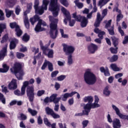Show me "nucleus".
<instances>
[{
  "mask_svg": "<svg viewBox=\"0 0 128 128\" xmlns=\"http://www.w3.org/2000/svg\"><path fill=\"white\" fill-rule=\"evenodd\" d=\"M99 100L100 99L98 98V97L96 96H95L94 102L92 104V102H94V98L92 96H85L84 98V102L88 103L84 106V110H83V114H86V116H88V114H90V110H92V108H100V106L98 104Z\"/></svg>",
  "mask_w": 128,
  "mask_h": 128,
  "instance_id": "nucleus-2",
  "label": "nucleus"
},
{
  "mask_svg": "<svg viewBox=\"0 0 128 128\" xmlns=\"http://www.w3.org/2000/svg\"><path fill=\"white\" fill-rule=\"evenodd\" d=\"M48 61L47 60H45L41 68V70H46V67L48 66Z\"/></svg>",
  "mask_w": 128,
  "mask_h": 128,
  "instance_id": "nucleus-45",
  "label": "nucleus"
},
{
  "mask_svg": "<svg viewBox=\"0 0 128 128\" xmlns=\"http://www.w3.org/2000/svg\"><path fill=\"white\" fill-rule=\"evenodd\" d=\"M68 66H70L74 62L72 60V55H68Z\"/></svg>",
  "mask_w": 128,
  "mask_h": 128,
  "instance_id": "nucleus-38",
  "label": "nucleus"
},
{
  "mask_svg": "<svg viewBox=\"0 0 128 128\" xmlns=\"http://www.w3.org/2000/svg\"><path fill=\"white\" fill-rule=\"evenodd\" d=\"M18 40L17 39H14L11 41L10 44V50H14L16 46V44H18Z\"/></svg>",
  "mask_w": 128,
  "mask_h": 128,
  "instance_id": "nucleus-25",
  "label": "nucleus"
},
{
  "mask_svg": "<svg viewBox=\"0 0 128 128\" xmlns=\"http://www.w3.org/2000/svg\"><path fill=\"white\" fill-rule=\"evenodd\" d=\"M28 86V81L24 82L23 86L21 88V92L20 90H16L14 91V94L18 96H24L26 94V88L27 86L26 90L27 96L30 102H34V86Z\"/></svg>",
  "mask_w": 128,
  "mask_h": 128,
  "instance_id": "nucleus-1",
  "label": "nucleus"
},
{
  "mask_svg": "<svg viewBox=\"0 0 128 128\" xmlns=\"http://www.w3.org/2000/svg\"><path fill=\"white\" fill-rule=\"evenodd\" d=\"M0 100H1L2 102L5 104H6V98H4V94L0 92Z\"/></svg>",
  "mask_w": 128,
  "mask_h": 128,
  "instance_id": "nucleus-50",
  "label": "nucleus"
},
{
  "mask_svg": "<svg viewBox=\"0 0 128 128\" xmlns=\"http://www.w3.org/2000/svg\"><path fill=\"white\" fill-rule=\"evenodd\" d=\"M10 26L11 28H15V30H16L20 27L16 22L10 23Z\"/></svg>",
  "mask_w": 128,
  "mask_h": 128,
  "instance_id": "nucleus-40",
  "label": "nucleus"
},
{
  "mask_svg": "<svg viewBox=\"0 0 128 128\" xmlns=\"http://www.w3.org/2000/svg\"><path fill=\"white\" fill-rule=\"evenodd\" d=\"M8 39V35L7 34H5L2 38V40H1V44H4V42H6Z\"/></svg>",
  "mask_w": 128,
  "mask_h": 128,
  "instance_id": "nucleus-48",
  "label": "nucleus"
},
{
  "mask_svg": "<svg viewBox=\"0 0 128 128\" xmlns=\"http://www.w3.org/2000/svg\"><path fill=\"white\" fill-rule=\"evenodd\" d=\"M36 22H38V23L34 28V30L36 31V32H42L44 30H42V25L43 26H46V22L44 21H42V19H40V17L38 15H35L34 18H30V22L32 26H34V23Z\"/></svg>",
  "mask_w": 128,
  "mask_h": 128,
  "instance_id": "nucleus-7",
  "label": "nucleus"
},
{
  "mask_svg": "<svg viewBox=\"0 0 128 128\" xmlns=\"http://www.w3.org/2000/svg\"><path fill=\"white\" fill-rule=\"evenodd\" d=\"M118 48L116 46V48H114L112 47L110 48V50L112 54H118Z\"/></svg>",
  "mask_w": 128,
  "mask_h": 128,
  "instance_id": "nucleus-47",
  "label": "nucleus"
},
{
  "mask_svg": "<svg viewBox=\"0 0 128 128\" xmlns=\"http://www.w3.org/2000/svg\"><path fill=\"white\" fill-rule=\"evenodd\" d=\"M20 118L22 120H26L28 118L26 116L22 113L20 114Z\"/></svg>",
  "mask_w": 128,
  "mask_h": 128,
  "instance_id": "nucleus-54",
  "label": "nucleus"
},
{
  "mask_svg": "<svg viewBox=\"0 0 128 128\" xmlns=\"http://www.w3.org/2000/svg\"><path fill=\"white\" fill-rule=\"evenodd\" d=\"M108 60H109L110 62H114L118 60V55H114L112 57H108Z\"/></svg>",
  "mask_w": 128,
  "mask_h": 128,
  "instance_id": "nucleus-29",
  "label": "nucleus"
},
{
  "mask_svg": "<svg viewBox=\"0 0 128 128\" xmlns=\"http://www.w3.org/2000/svg\"><path fill=\"white\" fill-rule=\"evenodd\" d=\"M40 48L41 50H42V54H45V56H48V52L50 50V48H48V46H44V43H42V41L40 40Z\"/></svg>",
  "mask_w": 128,
  "mask_h": 128,
  "instance_id": "nucleus-20",
  "label": "nucleus"
},
{
  "mask_svg": "<svg viewBox=\"0 0 128 128\" xmlns=\"http://www.w3.org/2000/svg\"><path fill=\"white\" fill-rule=\"evenodd\" d=\"M72 18H75L76 22H81L80 26L82 28H86V26H88V18H86L84 16H81L80 15H77L76 12L72 14Z\"/></svg>",
  "mask_w": 128,
  "mask_h": 128,
  "instance_id": "nucleus-10",
  "label": "nucleus"
},
{
  "mask_svg": "<svg viewBox=\"0 0 128 128\" xmlns=\"http://www.w3.org/2000/svg\"><path fill=\"white\" fill-rule=\"evenodd\" d=\"M24 16H25V18H24V26L28 30L30 28V22L28 21V18L26 16V11L24 12Z\"/></svg>",
  "mask_w": 128,
  "mask_h": 128,
  "instance_id": "nucleus-26",
  "label": "nucleus"
},
{
  "mask_svg": "<svg viewBox=\"0 0 128 128\" xmlns=\"http://www.w3.org/2000/svg\"><path fill=\"white\" fill-rule=\"evenodd\" d=\"M88 120H84L82 122V124L83 126L82 128H86V126H88Z\"/></svg>",
  "mask_w": 128,
  "mask_h": 128,
  "instance_id": "nucleus-57",
  "label": "nucleus"
},
{
  "mask_svg": "<svg viewBox=\"0 0 128 128\" xmlns=\"http://www.w3.org/2000/svg\"><path fill=\"white\" fill-rule=\"evenodd\" d=\"M0 20H4V14L0 10Z\"/></svg>",
  "mask_w": 128,
  "mask_h": 128,
  "instance_id": "nucleus-53",
  "label": "nucleus"
},
{
  "mask_svg": "<svg viewBox=\"0 0 128 128\" xmlns=\"http://www.w3.org/2000/svg\"><path fill=\"white\" fill-rule=\"evenodd\" d=\"M45 112L47 114L52 116L53 118H60V116L58 114L54 112V111L52 109L50 108V107H46Z\"/></svg>",
  "mask_w": 128,
  "mask_h": 128,
  "instance_id": "nucleus-13",
  "label": "nucleus"
},
{
  "mask_svg": "<svg viewBox=\"0 0 128 128\" xmlns=\"http://www.w3.org/2000/svg\"><path fill=\"white\" fill-rule=\"evenodd\" d=\"M74 2L78 8H84V4L80 2V0H76Z\"/></svg>",
  "mask_w": 128,
  "mask_h": 128,
  "instance_id": "nucleus-33",
  "label": "nucleus"
},
{
  "mask_svg": "<svg viewBox=\"0 0 128 128\" xmlns=\"http://www.w3.org/2000/svg\"><path fill=\"white\" fill-rule=\"evenodd\" d=\"M98 47L96 44L92 43L88 46V50L90 54H94L98 50Z\"/></svg>",
  "mask_w": 128,
  "mask_h": 128,
  "instance_id": "nucleus-18",
  "label": "nucleus"
},
{
  "mask_svg": "<svg viewBox=\"0 0 128 128\" xmlns=\"http://www.w3.org/2000/svg\"><path fill=\"white\" fill-rule=\"evenodd\" d=\"M5 12L6 18H10V16L14 14V11L6 8L5 9Z\"/></svg>",
  "mask_w": 128,
  "mask_h": 128,
  "instance_id": "nucleus-35",
  "label": "nucleus"
},
{
  "mask_svg": "<svg viewBox=\"0 0 128 128\" xmlns=\"http://www.w3.org/2000/svg\"><path fill=\"white\" fill-rule=\"evenodd\" d=\"M118 30L122 36H124V30H122V27L120 26H118Z\"/></svg>",
  "mask_w": 128,
  "mask_h": 128,
  "instance_id": "nucleus-60",
  "label": "nucleus"
},
{
  "mask_svg": "<svg viewBox=\"0 0 128 128\" xmlns=\"http://www.w3.org/2000/svg\"><path fill=\"white\" fill-rule=\"evenodd\" d=\"M112 124L114 128H120L122 126L120 121L118 118H116L113 120Z\"/></svg>",
  "mask_w": 128,
  "mask_h": 128,
  "instance_id": "nucleus-23",
  "label": "nucleus"
},
{
  "mask_svg": "<svg viewBox=\"0 0 128 128\" xmlns=\"http://www.w3.org/2000/svg\"><path fill=\"white\" fill-rule=\"evenodd\" d=\"M48 68L50 72H52L54 70V65L50 61H48Z\"/></svg>",
  "mask_w": 128,
  "mask_h": 128,
  "instance_id": "nucleus-41",
  "label": "nucleus"
},
{
  "mask_svg": "<svg viewBox=\"0 0 128 128\" xmlns=\"http://www.w3.org/2000/svg\"><path fill=\"white\" fill-rule=\"evenodd\" d=\"M38 124H42V117H40V116H38Z\"/></svg>",
  "mask_w": 128,
  "mask_h": 128,
  "instance_id": "nucleus-63",
  "label": "nucleus"
},
{
  "mask_svg": "<svg viewBox=\"0 0 128 128\" xmlns=\"http://www.w3.org/2000/svg\"><path fill=\"white\" fill-rule=\"evenodd\" d=\"M28 110L29 114H30L32 116H36V114H38V111L36 110H34L30 108H28Z\"/></svg>",
  "mask_w": 128,
  "mask_h": 128,
  "instance_id": "nucleus-36",
  "label": "nucleus"
},
{
  "mask_svg": "<svg viewBox=\"0 0 128 128\" xmlns=\"http://www.w3.org/2000/svg\"><path fill=\"white\" fill-rule=\"evenodd\" d=\"M58 0H50V10L52 12L53 16L56 18L58 16L60 10V4H58Z\"/></svg>",
  "mask_w": 128,
  "mask_h": 128,
  "instance_id": "nucleus-9",
  "label": "nucleus"
},
{
  "mask_svg": "<svg viewBox=\"0 0 128 128\" xmlns=\"http://www.w3.org/2000/svg\"><path fill=\"white\" fill-rule=\"evenodd\" d=\"M60 32L61 34L62 38H68V35L64 34V32L63 29H60Z\"/></svg>",
  "mask_w": 128,
  "mask_h": 128,
  "instance_id": "nucleus-44",
  "label": "nucleus"
},
{
  "mask_svg": "<svg viewBox=\"0 0 128 128\" xmlns=\"http://www.w3.org/2000/svg\"><path fill=\"white\" fill-rule=\"evenodd\" d=\"M49 20L50 22V36L52 38H56L58 36V20L54 18L52 16H49Z\"/></svg>",
  "mask_w": 128,
  "mask_h": 128,
  "instance_id": "nucleus-3",
  "label": "nucleus"
},
{
  "mask_svg": "<svg viewBox=\"0 0 128 128\" xmlns=\"http://www.w3.org/2000/svg\"><path fill=\"white\" fill-rule=\"evenodd\" d=\"M45 112L47 114L52 116L53 118H60V116L58 114L54 112V111L52 109L50 108V107H46Z\"/></svg>",
  "mask_w": 128,
  "mask_h": 128,
  "instance_id": "nucleus-14",
  "label": "nucleus"
},
{
  "mask_svg": "<svg viewBox=\"0 0 128 128\" xmlns=\"http://www.w3.org/2000/svg\"><path fill=\"white\" fill-rule=\"evenodd\" d=\"M11 72L14 74L18 80H22V76H24V72L22 68V64L18 62H16L14 64L13 68L10 69Z\"/></svg>",
  "mask_w": 128,
  "mask_h": 128,
  "instance_id": "nucleus-5",
  "label": "nucleus"
},
{
  "mask_svg": "<svg viewBox=\"0 0 128 128\" xmlns=\"http://www.w3.org/2000/svg\"><path fill=\"white\" fill-rule=\"evenodd\" d=\"M16 56L18 58H24V54L20 52H17Z\"/></svg>",
  "mask_w": 128,
  "mask_h": 128,
  "instance_id": "nucleus-56",
  "label": "nucleus"
},
{
  "mask_svg": "<svg viewBox=\"0 0 128 128\" xmlns=\"http://www.w3.org/2000/svg\"><path fill=\"white\" fill-rule=\"evenodd\" d=\"M55 106H54V110L55 112H58V110H60V105L58 103L54 104Z\"/></svg>",
  "mask_w": 128,
  "mask_h": 128,
  "instance_id": "nucleus-58",
  "label": "nucleus"
},
{
  "mask_svg": "<svg viewBox=\"0 0 128 128\" xmlns=\"http://www.w3.org/2000/svg\"><path fill=\"white\" fill-rule=\"evenodd\" d=\"M110 68H111L114 72H120V69L118 67V66H116V64H111Z\"/></svg>",
  "mask_w": 128,
  "mask_h": 128,
  "instance_id": "nucleus-31",
  "label": "nucleus"
},
{
  "mask_svg": "<svg viewBox=\"0 0 128 128\" xmlns=\"http://www.w3.org/2000/svg\"><path fill=\"white\" fill-rule=\"evenodd\" d=\"M22 40L26 42L30 40V36H28L26 33L22 36Z\"/></svg>",
  "mask_w": 128,
  "mask_h": 128,
  "instance_id": "nucleus-39",
  "label": "nucleus"
},
{
  "mask_svg": "<svg viewBox=\"0 0 128 128\" xmlns=\"http://www.w3.org/2000/svg\"><path fill=\"white\" fill-rule=\"evenodd\" d=\"M47 56L49 58H54V50H50L48 54H47Z\"/></svg>",
  "mask_w": 128,
  "mask_h": 128,
  "instance_id": "nucleus-46",
  "label": "nucleus"
},
{
  "mask_svg": "<svg viewBox=\"0 0 128 128\" xmlns=\"http://www.w3.org/2000/svg\"><path fill=\"white\" fill-rule=\"evenodd\" d=\"M66 78V75H60V76H58L57 78L58 80V82H62V80H64Z\"/></svg>",
  "mask_w": 128,
  "mask_h": 128,
  "instance_id": "nucleus-52",
  "label": "nucleus"
},
{
  "mask_svg": "<svg viewBox=\"0 0 128 128\" xmlns=\"http://www.w3.org/2000/svg\"><path fill=\"white\" fill-rule=\"evenodd\" d=\"M100 16V12H98L96 20L94 24V26H95V28H98V26H100V22L102 20Z\"/></svg>",
  "mask_w": 128,
  "mask_h": 128,
  "instance_id": "nucleus-21",
  "label": "nucleus"
},
{
  "mask_svg": "<svg viewBox=\"0 0 128 128\" xmlns=\"http://www.w3.org/2000/svg\"><path fill=\"white\" fill-rule=\"evenodd\" d=\"M84 78L85 82H86L87 84H89V86L94 84L96 82V75L92 72L90 69H88L86 71L84 74Z\"/></svg>",
  "mask_w": 128,
  "mask_h": 128,
  "instance_id": "nucleus-6",
  "label": "nucleus"
},
{
  "mask_svg": "<svg viewBox=\"0 0 128 128\" xmlns=\"http://www.w3.org/2000/svg\"><path fill=\"white\" fill-rule=\"evenodd\" d=\"M112 108L116 112V114L120 118H122V120H128V116L124 115L122 113H120V109L116 107L114 104H112Z\"/></svg>",
  "mask_w": 128,
  "mask_h": 128,
  "instance_id": "nucleus-15",
  "label": "nucleus"
},
{
  "mask_svg": "<svg viewBox=\"0 0 128 128\" xmlns=\"http://www.w3.org/2000/svg\"><path fill=\"white\" fill-rule=\"evenodd\" d=\"M76 93V92H72L70 93L66 92L64 94L62 95V96L60 97L63 102H66L68 100V98H72L73 96H74Z\"/></svg>",
  "mask_w": 128,
  "mask_h": 128,
  "instance_id": "nucleus-17",
  "label": "nucleus"
},
{
  "mask_svg": "<svg viewBox=\"0 0 128 128\" xmlns=\"http://www.w3.org/2000/svg\"><path fill=\"white\" fill-rule=\"evenodd\" d=\"M63 50L66 56H72L74 50H76V48L72 46L64 44L63 46Z\"/></svg>",
  "mask_w": 128,
  "mask_h": 128,
  "instance_id": "nucleus-11",
  "label": "nucleus"
},
{
  "mask_svg": "<svg viewBox=\"0 0 128 128\" xmlns=\"http://www.w3.org/2000/svg\"><path fill=\"white\" fill-rule=\"evenodd\" d=\"M100 71L101 72H104L106 76H110V71L108 70V66H106L105 68L104 67L100 68Z\"/></svg>",
  "mask_w": 128,
  "mask_h": 128,
  "instance_id": "nucleus-22",
  "label": "nucleus"
},
{
  "mask_svg": "<svg viewBox=\"0 0 128 128\" xmlns=\"http://www.w3.org/2000/svg\"><path fill=\"white\" fill-rule=\"evenodd\" d=\"M44 90H38V92L37 95L38 96H42L44 94Z\"/></svg>",
  "mask_w": 128,
  "mask_h": 128,
  "instance_id": "nucleus-61",
  "label": "nucleus"
},
{
  "mask_svg": "<svg viewBox=\"0 0 128 128\" xmlns=\"http://www.w3.org/2000/svg\"><path fill=\"white\" fill-rule=\"evenodd\" d=\"M16 2V0H9L8 4H11V6H14Z\"/></svg>",
  "mask_w": 128,
  "mask_h": 128,
  "instance_id": "nucleus-62",
  "label": "nucleus"
},
{
  "mask_svg": "<svg viewBox=\"0 0 128 128\" xmlns=\"http://www.w3.org/2000/svg\"><path fill=\"white\" fill-rule=\"evenodd\" d=\"M58 70L54 71L51 74V77L52 78H56V76H58Z\"/></svg>",
  "mask_w": 128,
  "mask_h": 128,
  "instance_id": "nucleus-55",
  "label": "nucleus"
},
{
  "mask_svg": "<svg viewBox=\"0 0 128 128\" xmlns=\"http://www.w3.org/2000/svg\"><path fill=\"white\" fill-rule=\"evenodd\" d=\"M61 10L66 18L64 20L65 24H68L67 20H69V26H74V24H76V20H70L72 17L70 16V12L63 6L62 7Z\"/></svg>",
  "mask_w": 128,
  "mask_h": 128,
  "instance_id": "nucleus-8",
  "label": "nucleus"
},
{
  "mask_svg": "<svg viewBox=\"0 0 128 128\" xmlns=\"http://www.w3.org/2000/svg\"><path fill=\"white\" fill-rule=\"evenodd\" d=\"M104 20V24H106L105 26V28H107L109 32V34L110 36H114V26H112V20H110L108 21Z\"/></svg>",
  "mask_w": 128,
  "mask_h": 128,
  "instance_id": "nucleus-12",
  "label": "nucleus"
},
{
  "mask_svg": "<svg viewBox=\"0 0 128 128\" xmlns=\"http://www.w3.org/2000/svg\"><path fill=\"white\" fill-rule=\"evenodd\" d=\"M48 4H50V0H43L42 6L38 7V6H40V0H34V8L36 14H38L40 16H42L44 12V10H48Z\"/></svg>",
  "mask_w": 128,
  "mask_h": 128,
  "instance_id": "nucleus-4",
  "label": "nucleus"
},
{
  "mask_svg": "<svg viewBox=\"0 0 128 128\" xmlns=\"http://www.w3.org/2000/svg\"><path fill=\"white\" fill-rule=\"evenodd\" d=\"M20 7L19 6H16V14L18 16V14H20Z\"/></svg>",
  "mask_w": 128,
  "mask_h": 128,
  "instance_id": "nucleus-59",
  "label": "nucleus"
},
{
  "mask_svg": "<svg viewBox=\"0 0 128 128\" xmlns=\"http://www.w3.org/2000/svg\"><path fill=\"white\" fill-rule=\"evenodd\" d=\"M108 14V9H104L102 12V16L101 17V20H104V18Z\"/></svg>",
  "mask_w": 128,
  "mask_h": 128,
  "instance_id": "nucleus-49",
  "label": "nucleus"
},
{
  "mask_svg": "<svg viewBox=\"0 0 128 128\" xmlns=\"http://www.w3.org/2000/svg\"><path fill=\"white\" fill-rule=\"evenodd\" d=\"M6 28V24L5 23L0 24V36H2V34Z\"/></svg>",
  "mask_w": 128,
  "mask_h": 128,
  "instance_id": "nucleus-32",
  "label": "nucleus"
},
{
  "mask_svg": "<svg viewBox=\"0 0 128 128\" xmlns=\"http://www.w3.org/2000/svg\"><path fill=\"white\" fill-rule=\"evenodd\" d=\"M60 2L64 6H66V8H68L70 4L67 0H60Z\"/></svg>",
  "mask_w": 128,
  "mask_h": 128,
  "instance_id": "nucleus-43",
  "label": "nucleus"
},
{
  "mask_svg": "<svg viewBox=\"0 0 128 128\" xmlns=\"http://www.w3.org/2000/svg\"><path fill=\"white\" fill-rule=\"evenodd\" d=\"M10 68L6 65V64H4L3 65V68H0V72H8Z\"/></svg>",
  "mask_w": 128,
  "mask_h": 128,
  "instance_id": "nucleus-30",
  "label": "nucleus"
},
{
  "mask_svg": "<svg viewBox=\"0 0 128 128\" xmlns=\"http://www.w3.org/2000/svg\"><path fill=\"white\" fill-rule=\"evenodd\" d=\"M6 56V47L4 48L0 51V60H2Z\"/></svg>",
  "mask_w": 128,
  "mask_h": 128,
  "instance_id": "nucleus-24",
  "label": "nucleus"
},
{
  "mask_svg": "<svg viewBox=\"0 0 128 128\" xmlns=\"http://www.w3.org/2000/svg\"><path fill=\"white\" fill-rule=\"evenodd\" d=\"M44 124H46V126H48V128H50V126H51L50 124H50V122L48 121V119L46 118H44Z\"/></svg>",
  "mask_w": 128,
  "mask_h": 128,
  "instance_id": "nucleus-42",
  "label": "nucleus"
},
{
  "mask_svg": "<svg viewBox=\"0 0 128 128\" xmlns=\"http://www.w3.org/2000/svg\"><path fill=\"white\" fill-rule=\"evenodd\" d=\"M15 32H16V36H22V30H20V28L19 27H18L16 29H15Z\"/></svg>",
  "mask_w": 128,
  "mask_h": 128,
  "instance_id": "nucleus-37",
  "label": "nucleus"
},
{
  "mask_svg": "<svg viewBox=\"0 0 128 128\" xmlns=\"http://www.w3.org/2000/svg\"><path fill=\"white\" fill-rule=\"evenodd\" d=\"M57 96L58 94H52L50 97V102H54V104H58V102H60V100H62V98L60 97L57 98Z\"/></svg>",
  "mask_w": 128,
  "mask_h": 128,
  "instance_id": "nucleus-16",
  "label": "nucleus"
},
{
  "mask_svg": "<svg viewBox=\"0 0 128 128\" xmlns=\"http://www.w3.org/2000/svg\"><path fill=\"white\" fill-rule=\"evenodd\" d=\"M104 34H106V32L102 31L98 34V36L99 38H100V40H102L104 38Z\"/></svg>",
  "mask_w": 128,
  "mask_h": 128,
  "instance_id": "nucleus-51",
  "label": "nucleus"
},
{
  "mask_svg": "<svg viewBox=\"0 0 128 128\" xmlns=\"http://www.w3.org/2000/svg\"><path fill=\"white\" fill-rule=\"evenodd\" d=\"M8 88L9 90H16L18 88V84L16 83V80L12 79L11 82L8 85Z\"/></svg>",
  "mask_w": 128,
  "mask_h": 128,
  "instance_id": "nucleus-19",
  "label": "nucleus"
},
{
  "mask_svg": "<svg viewBox=\"0 0 128 128\" xmlns=\"http://www.w3.org/2000/svg\"><path fill=\"white\" fill-rule=\"evenodd\" d=\"M108 88H110L108 87V86H107L104 90L103 94H104V96H110V91Z\"/></svg>",
  "mask_w": 128,
  "mask_h": 128,
  "instance_id": "nucleus-34",
  "label": "nucleus"
},
{
  "mask_svg": "<svg viewBox=\"0 0 128 128\" xmlns=\"http://www.w3.org/2000/svg\"><path fill=\"white\" fill-rule=\"evenodd\" d=\"M111 38L112 40V44H114V46L116 48V46L118 44L120 39L114 36L111 37Z\"/></svg>",
  "mask_w": 128,
  "mask_h": 128,
  "instance_id": "nucleus-27",
  "label": "nucleus"
},
{
  "mask_svg": "<svg viewBox=\"0 0 128 128\" xmlns=\"http://www.w3.org/2000/svg\"><path fill=\"white\" fill-rule=\"evenodd\" d=\"M110 0H100L98 6L100 7V8H102L104 6H105V4H106Z\"/></svg>",
  "mask_w": 128,
  "mask_h": 128,
  "instance_id": "nucleus-28",
  "label": "nucleus"
},
{
  "mask_svg": "<svg viewBox=\"0 0 128 128\" xmlns=\"http://www.w3.org/2000/svg\"><path fill=\"white\" fill-rule=\"evenodd\" d=\"M58 126L60 128H66V124L63 125L62 123H58Z\"/></svg>",
  "mask_w": 128,
  "mask_h": 128,
  "instance_id": "nucleus-64",
  "label": "nucleus"
}]
</instances>
